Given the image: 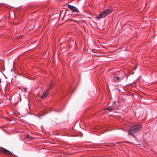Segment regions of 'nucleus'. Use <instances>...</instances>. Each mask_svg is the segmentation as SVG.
I'll list each match as a JSON object with an SVG mask.
<instances>
[{
    "mask_svg": "<svg viewBox=\"0 0 157 157\" xmlns=\"http://www.w3.org/2000/svg\"><path fill=\"white\" fill-rule=\"evenodd\" d=\"M112 11V10L111 8H109L105 10L97 16V19L99 20L106 17Z\"/></svg>",
    "mask_w": 157,
    "mask_h": 157,
    "instance_id": "obj_1",
    "label": "nucleus"
},
{
    "mask_svg": "<svg viewBox=\"0 0 157 157\" xmlns=\"http://www.w3.org/2000/svg\"><path fill=\"white\" fill-rule=\"evenodd\" d=\"M141 127L142 126L140 125H135L132 127L128 130V134L134 136L132 134L139 131Z\"/></svg>",
    "mask_w": 157,
    "mask_h": 157,
    "instance_id": "obj_2",
    "label": "nucleus"
},
{
    "mask_svg": "<svg viewBox=\"0 0 157 157\" xmlns=\"http://www.w3.org/2000/svg\"><path fill=\"white\" fill-rule=\"evenodd\" d=\"M68 7L72 11L75 12H79L78 9L75 7L70 5H68Z\"/></svg>",
    "mask_w": 157,
    "mask_h": 157,
    "instance_id": "obj_3",
    "label": "nucleus"
},
{
    "mask_svg": "<svg viewBox=\"0 0 157 157\" xmlns=\"http://www.w3.org/2000/svg\"><path fill=\"white\" fill-rule=\"evenodd\" d=\"M0 151L8 155H11L12 154V153L10 151L3 147L0 148Z\"/></svg>",
    "mask_w": 157,
    "mask_h": 157,
    "instance_id": "obj_4",
    "label": "nucleus"
},
{
    "mask_svg": "<svg viewBox=\"0 0 157 157\" xmlns=\"http://www.w3.org/2000/svg\"><path fill=\"white\" fill-rule=\"evenodd\" d=\"M49 93V89H48L45 91L43 93L42 95L40 97L41 98L44 99L46 98Z\"/></svg>",
    "mask_w": 157,
    "mask_h": 157,
    "instance_id": "obj_5",
    "label": "nucleus"
},
{
    "mask_svg": "<svg viewBox=\"0 0 157 157\" xmlns=\"http://www.w3.org/2000/svg\"><path fill=\"white\" fill-rule=\"evenodd\" d=\"M115 107V106H113V105H112L111 106L108 107L107 110L112 111L114 109Z\"/></svg>",
    "mask_w": 157,
    "mask_h": 157,
    "instance_id": "obj_6",
    "label": "nucleus"
},
{
    "mask_svg": "<svg viewBox=\"0 0 157 157\" xmlns=\"http://www.w3.org/2000/svg\"><path fill=\"white\" fill-rule=\"evenodd\" d=\"M114 81H117L120 79V77L118 76H115L113 79Z\"/></svg>",
    "mask_w": 157,
    "mask_h": 157,
    "instance_id": "obj_7",
    "label": "nucleus"
},
{
    "mask_svg": "<svg viewBox=\"0 0 157 157\" xmlns=\"http://www.w3.org/2000/svg\"><path fill=\"white\" fill-rule=\"evenodd\" d=\"M112 105H113V106H114L115 107H116L117 105V103L115 102H113Z\"/></svg>",
    "mask_w": 157,
    "mask_h": 157,
    "instance_id": "obj_8",
    "label": "nucleus"
},
{
    "mask_svg": "<svg viewBox=\"0 0 157 157\" xmlns=\"http://www.w3.org/2000/svg\"><path fill=\"white\" fill-rule=\"evenodd\" d=\"M53 86L52 84H51L50 85L49 88L50 89H52Z\"/></svg>",
    "mask_w": 157,
    "mask_h": 157,
    "instance_id": "obj_9",
    "label": "nucleus"
},
{
    "mask_svg": "<svg viewBox=\"0 0 157 157\" xmlns=\"http://www.w3.org/2000/svg\"><path fill=\"white\" fill-rule=\"evenodd\" d=\"M27 138H30V136H29V135H28V136H27Z\"/></svg>",
    "mask_w": 157,
    "mask_h": 157,
    "instance_id": "obj_10",
    "label": "nucleus"
},
{
    "mask_svg": "<svg viewBox=\"0 0 157 157\" xmlns=\"http://www.w3.org/2000/svg\"><path fill=\"white\" fill-rule=\"evenodd\" d=\"M1 82V80L0 79V82Z\"/></svg>",
    "mask_w": 157,
    "mask_h": 157,
    "instance_id": "obj_11",
    "label": "nucleus"
}]
</instances>
